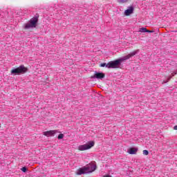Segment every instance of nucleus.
I'll return each instance as SVG.
<instances>
[{
	"instance_id": "1",
	"label": "nucleus",
	"mask_w": 177,
	"mask_h": 177,
	"mask_svg": "<svg viewBox=\"0 0 177 177\" xmlns=\"http://www.w3.org/2000/svg\"><path fill=\"white\" fill-rule=\"evenodd\" d=\"M138 52H139V50H136L130 53L127 55L123 57L122 59L109 62L108 64H106L107 68H118V66H120L121 62H124V60H128L129 59H131V57L135 56V55H136Z\"/></svg>"
},
{
	"instance_id": "2",
	"label": "nucleus",
	"mask_w": 177,
	"mask_h": 177,
	"mask_svg": "<svg viewBox=\"0 0 177 177\" xmlns=\"http://www.w3.org/2000/svg\"><path fill=\"white\" fill-rule=\"evenodd\" d=\"M28 71V68L24 66V65H21L20 66L14 68L11 71V74H15L16 75H19V74H26Z\"/></svg>"
},
{
	"instance_id": "3",
	"label": "nucleus",
	"mask_w": 177,
	"mask_h": 177,
	"mask_svg": "<svg viewBox=\"0 0 177 177\" xmlns=\"http://www.w3.org/2000/svg\"><path fill=\"white\" fill-rule=\"evenodd\" d=\"M37 24L38 18L33 17L29 21V23L25 24L24 28L25 30H28V28H35Z\"/></svg>"
},
{
	"instance_id": "4",
	"label": "nucleus",
	"mask_w": 177,
	"mask_h": 177,
	"mask_svg": "<svg viewBox=\"0 0 177 177\" xmlns=\"http://www.w3.org/2000/svg\"><path fill=\"white\" fill-rule=\"evenodd\" d=\"M95 146V142L91 141L87 144L82 145L78 147V150L80 151H85V150H89V149H92Z\"/></svg>"
},
{
	"instance_id": "5",
	"label": "nucleus",
	"mask_w": 177,
	"mask_h": 177,
	"mask_svg": "<svg viewBox=\"0 0 177 177\" xmlns=\"http://www.w3.org/2000/svg\"><path fill=\"white\" fill-rule=\"evenodd\" d=\"M96 165L95 163L89 164L87 166H85L86 172L87 174H91L95 171H96Z\"/></svg>"
},
{
	"instance_id": "6",
	"label": "nucleus",
	"mask_w": 177,
	"mask_h": 177,
	"mask_svg": "<svg viewBox=\"0 0 177 177\" xmlns=\"http://www.w3.org/2000/svg\"><path fill=\"white\" fill-rule=\"evenodd\" d=\"M56 133H59V131H57V130H50V131L44 132V136H47V137L55 136Z\"/></svg>"
},
{
	"instance_id": "7",
	"label": "nucleus",
	"mask_w": 177,
	"mask_h": 177,
	"mask_svg": "<svg viewBox=\"0 0 177 177\" xmlns=\"http://www.w3.org/2000/svg\"><path fill=\"white\" fill-rule=\"evenodd\" d=\"M105 75L103 73H96L93 76H91V78H97V80H103Z\"/></svg>"
},
{
	"instance_id": "8",
	"label": "nucleus",
	"mask_w": 177,
	"mask_h": 177,
	"mask_svg": "<svg viewBox=\"0 0 177 177\" xmlns=\"http://www.w3.org/2000/svg\"><path fill=\"white\" fill-rule=\"evenodd\" d=\"M133 10H135L133 6H131L128 7V9L124 11L125 16H129L130 15H132V13H133Z\"/></svg>"
},
{
	"instance_id": "9",
	"label": "nucleus",
	"mask_w": 177,
	"mask_h": 177,
	"mask_svg": "<svg viewBox=\"0 0 177 177\" xmlns=\"http://www.w3.org/2000/svg\"><path fill=\"white\" fill-rule=\"evenodd\" d=\"M84 174H87L86 169H85V167L80 168L76 171V175H83Z\"/></svg>"
},
{
	"instance_id": "10",
	"label": "nucleus",
	"mask_w": 177,
	"mask_h": 177,
	"mask_svg": "<svg viewBox=\"0 0 177 177\" xmlns=\"http://www.w3.org/2000/svg\"><path fill=\"white\" fill-rule=\"evenodd\" d=\"M138 149L136 148H130L128 151L129 154H136Z\"/></svg>"
},
{
	"instance_id": "11",
	"label": "nucleus",
	"mask_w": 177,
	"mask_h": 177,
	"mask_svg": "<svg viewBox=\"0 0 177 177\" xmlns=\"http://www.w3.org/2000/svg\"><path fill=\"white\" fill-rule=\"evenodd\" d=\"M147 28H140V32H147Z\"/></svg>"
},
{
	"instance_id": "12",
	"label": "nucleus",
	"mask_w": 177,
	"mask_h": 177,
	"mask_svg": "<svg viewBox=\"0 0 177 177\" xmlns=\"http://www.w3.org/2000/svg\"><path fill=\"white\" fill-rule=\"evenodd\" d=\"M129 0H118L119 3H125L128 2Z\"/></svg>"
},
{
	"instance_id": "13",
	"label": "nucleus",
	"mask_w": 177,
	"mask_h": 177,
	"mask_svg": "<svg viewBox=\"0 0 177 177\" xmlns=\"http://www.w3.org/2000/svg\"><path fill=\"white\" fill-rule=\"evenodd\" d=\"M142 153L144 154V156H149V151L147 150H144L142 151Z\"/></svg>"
},
{
	"instance_id": "14",
	"label": "nucleus",
	"mask_w": 177,
	"mask_h": 177,
	"mask_svg": "<svg viewBox=\"0 0 177 177\" xmlns=\"http://www.w3.org/2000/svg\"><path fill=\"white\" fill-rule=\"evenodd\" d=\"M64 138V134H63V133H60L58 136V139H63Z\"/></svg>"
},
{
	"instance_id": "15",
	"label": "nucleus",
	"mask_w": 177,
	"mask_h": 177,
	"mask_svg": "<svg viewBox=\"0 0 177 177\" xmlns=\"http://www.w3.org/2000/svg\"><path fill=\"white\" fill-rule=\"evenodd\" d=\"M21 170L22 171V172H27V167H24L21 169Z\"/></svg>"
},
{
	"instance_id": "16",
	"label": "nucleus",
	"mask_w": 177,
	"mask_h": 177,
	"mask_svg": "<svg viewBox=\"0 0 177 177\" xmlns=\"http://www.w3.org/2000/svg\"><path fill=\"white\" fill-rule=\"evenodd\" d=\"M100 67H107V64L106 63H102L100 65Z\"/></svg>"
},
{
	"instance_id": "17",
	"label": "nucleus",
	"mask_w": 177,
	"mask_h": 177,
	"mask_svg": "<svg viewBox=\"0 0 177 177\" xmlns=\"http://www.w3.org/2000/svg\"><path fill=\"white\" fill-rule=\"evenodd\" d=\"M147 32H154V31L147 30Z\"/></svg>"
},
{
	"instance_id": "18",
	"label": "nucleus",
	"mask_w": 177,
	"mask_h": 177,
	"mask_svg": "<svg viewBox=\"0 0 177 177\" xmlns=\"http://www.w3.org/2000/svg\"><path fill=\"white\" fill-rule=\"evenodd\" d=\"M174 129H175V131H177V125L174 126Z\"/></svg>"
},
{
	"instance_id": "19",
	"label": "nucleus",
	"mask_w": 177,
	"mask_h": 177,
	"mask_svg": "<svg viewBox=\"0 0 177 177\" xmlns=\"http://www.w3.org/2000/svg\"><path fill=\"white\" fill-rule=\"evenodd\" d=\"M171 74H172V75L174 76V75H175V74H176V73H171Z\"/></svg>"
}]
</instances>
